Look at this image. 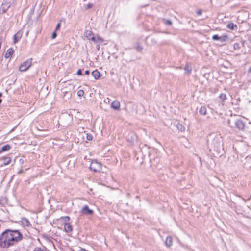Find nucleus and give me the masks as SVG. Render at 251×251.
Here are the masks:
<instances>
[{
	"mask_svg": "<svg viewBox=\"0 0 251 251\" xmlns=\"http://www.w3.org/2000/svg\"><path fill=\"white\" fill-rule=\"evenodd\" d=\"M77 95L78 96H79V97H81L82 96H83L84 94V92L83 90H79L78 91H77Z\"/></svg>",
	"mask_w": 251,
	"mask_h": 251,
	"instance_id": "nucleus-25",
	"label": "nucleus"
},
{
	"mask_svg": "<svg viewBox=\"0 0 251 251\" xmlns=\"http://www.w3.org/2000/svg\"><path fill=\"white\" fill-rule=\"evenodd\" d=\"M21 222L22 223V224L24 226H31V224H30V222L26 218H25V217L22 218Z\"/></svg>",
	"mask_w": 251,
	"mask_h": 251,
	"instance_id": "nucleus-13",
	"label": "nucleus"
},
{
	"mask_svg": "<svg viewBox=\"0 0 251 251\" xmlns=\"http://www.w3.org/2000/svg\"><path fill=\"white\" fill-rule=\"evenodd\" d=\"M11 149V146L6 144L2 147L1 149H0V154L3 151H8Z\"/></svg>",
	"mask_w": 251,
	"mask_h": 251,
	"instance_id": "nucleus-18",
	"label": "nucleus"
},
{
	"mask_svg": "<svg viewBox=\"0 0 251 251\" xmlns=\"http://www.w3.org/2000/svg\"><path fill=\"white\" fill-rule=\"evenodd\" d=\"M81 212L84 214L92 215L93 214V211L90 209L87 205H84L82 209Z\"/></svg>",
	"mask_w": 251,
	"mask_h": 251,
	"instance_id": "nucleus-6",
	"label": "nucleus"
},
{
	"mask_svg": "<svg viewBox=\"0 0 251 251\" xmlns=\"http://www.w3.org/2000/svg\"><path fill=\"white\" fill-rule=\"evenodd\" d=\"M56 31H54L52 33V35H51V38H52V39H55V38H56V36H57V34H56Z\"/></svg>",
	"mask_w": 251,
	"mask_h": 251,
	"instance_id": "nucleus-31",
	"label": "nucleus"
},
{
	"mask_svg": "<svg viewBox=\"0 0 251 251\" xmlns=\"http://www.w3.org/2000/svg\"><path fill=\"white\" fill-rule=\"evenodd\" d=\"M92 75L95 79H98L100 76V74L97 70H95L92 72Z\"/></svg>",
	"mask_w": 251,
	"mask_h": 251,
	"instance_id": "nucleus-16",
	"label": "nucleus"
},
{
	"mask_svg": "<svg viewBox=\"0 0 251 251\" xmlns=\"http://www.w3.org/2000/svg\"><path fill=\"white\" fill-rule=\"evenodd\" d=\"M90 169L95 172L99 171L100 168V164L97 162H92L89 167Z\"/></svg>",
	"mask_w": 251,
	"mask_h": 251,
	"instance_id": "nucleus-5",
	"label": "nucleus"
},
{
	"mask_svg": "<svg viewBox=\"0 0 251 251\" xmlns=\"http://www.w3.org/2000/svg\"><path fill=\"white\" fill-rule=\"evenodd\" d=\"M199 113L202 115H205L207 113V110L205 106H201L199 109Z\"/></svg>",
	"mask_w": 251,
	"mask_h": 251,
	"instance_id": "nucleus-19",
	"label": "nucleus"
},
{
	"mask_svg": "<svg viewBox=\"0 0 251 251\" xmlns=\"http://www.w3.org/2000/svg\"><path fill=\"white\" fill-rule=\"evenodd\" d=\"M60 26H61V23L60 22H59L56 26V28H55V31H57V30H58L59 29H60Z\"/></svg>",
	"mask_w": 251,
	"mask_h": 251,
	"instance_id": "nucleus-29",
	"label": "nucleus"
},
{
	"mask_svg": "<svg viewBox=\"0 0 251 251\" xmlns=\"http://www.w3.org/2000/svg\"><path fill=\"white\" fill-rule=\"evenodd\" d=\"M219 37L218 35H214L212 36V39L214 40H219Z\"/></svg>",
	"mask_w": 251,
	"mask_h": 251,
	"instance_id": "nucleus-28",
	"label": "nucleus"
},
{
	"mask_svg": "<svg viewBox=\"0 0 251 251\" xmlns=\"http://www.w3.org/2000/svg\"><path fill=\"white\" fill-rule=\"evenodd\" d=\"M64 228L66 232H70L72 231V226L71 224L68 223L65 224Z\"/></svg>",
	"mask_w": 251,
	"mask_h": 251,
	"instance_id": "nucleus-14",
	"label": "nucleus"
},
{
	"mask_svg": "<svg viewBox=\"0 0 251 251\" xmlns=\"http://www.w3.org/2000/svg\"><path fill=\"white\" fill-rule=\"evenodd\" d=\"M23 170H20V171L18 172V174H20V173H23Z\"/></svg>",
	"mask_w": 251,
	"mask_h": 251,
	"instance_id": "nucleus-38",
	"label": "nucleus"
},
{
	"mask_svg": "<svg viewBox=\"0 0 251 251\" xmlns=\"http://www.w3.org/2000/svg\"><path fill=\"white\" fill-rule=\"evenodd\" d=\"M14 53V50L12 48H9L6 51L5 54V57L6 58H10Z\"/></svg>",
	"mask_w": 251,
	"mask_h": 251,
	"instance_id": "nucleus-15",
	"label": "nucleus"
},
{
	"mask_svg": "<svg viewBox=\"0 0 251 251\" xmlns=\"http://www.w3.org/2000/svg\"><path fill=\"white\" fill-rule=\"evenodd\" d=\"M91 41L95 43H102L103 42V39L99 35L96 37H92Z\"/></svg>",
	"mask_w": 251,
	"mask_h": 251,
	"instance_id": "nucleus-8",
	"label": "nucleus"
},
{
	"mask_svg": "<svg viewBox=\"0 0 251 251\" xmlns=\"http://www.w3.org/2000/svg\"><path fill=\"white\" fill-rule=\"evenodd\" d=\"M92 6H93V4L92 3H88L86 5L85 9H89L92 8Z\"/></svg>",
	"mask_w": 251,
	"mask_h": 251,
	"instance_id": "nucleus-30",
	"label": "nucleus"
},
{
	"mask_svg": "<svg viewBox=\"0 0 251 251\" xmlns=\"http://www.w3.org/2000/svg\"><path fill=\"white\" fill-rule=\"evenodd\" d=\"M1 159L3 161V164L1 165V166L8 165L11 162V159L9 157H2Z\"/></svg>",
	"mask_w": 251,
	"mask_h": 251,
	"instance_id": "nucleus-12",
	"label": "nucleus"
},
{
	"mask_svg": "<svg viewBox=\"0 0 251 251\" xmlns=\"http://www.w3.org/2000/svg\"><path fill=\"white\" fill-rule=\"evenodd\" d=\"M227 28L229 29L234 30L235 28H237V26L236 25H234L233 23H231L227 25Z\"/></svg>",
	"mask_w": 251,
	"mask_h": 251,
	"instance_id": "nucleus-20",
	"label": "nucleus"
},
{
	"mask_svg": "<svg viewBox=\"0 0 251 251\" xmlns=\"http://www.w3.org/2000/svg\"><path fill=\"white\" fill-rule=\"evenodd\" d=\"M111 106L112 108L118 110L119 109L120 107V103L119 101L115 100L112 102Z\"/></svg>",
	"mask_w": 251,
	"mask_h": 251,
	"instance_id": "nucleus-11",
	"label": "nucleus"
},
{
	"mask_svg": "<svg viewBox=\"0 0 251 251\" xmlns=\"http://www.w3.org/2000/svg\"><path fill=\"white\" fill-rule=\"evenodd\" d=\"M163 21H164V24L166 25H171L172 24L171 21L169 19H163Z\"/></svg>",
	"mask_w": 251,
	"mask_h": 251,
	"instance_id": "nucleus-22",
	"label": "nucleus"
},
{
	"mask_svg": "<svg viewBox=\"0 0 251 251\" xmlns=\"http://www.w3.org/2000/svg\"><path fill=\"white\" fill-rule=\"evenodd\" d=\"M32 64V59H28L20 65L19 68V70L21 72H25L27 71L31 66Z\"/></svg>",
	"mask_w": 251,
	"mask_h": 251,
	"instance_id": "nucleus-3",
	"label": "nucleus"
},
{
	"mask_svg": "<svg viewBox=\"0 0 251 251\" xmlns=\"http://www.w3.org/2000/svg\"><path fill=\"white\" fill-rule=\"evenodd\" d=\"M219 40L222 42H225L228 39V36L227 35H224L219 37Z\"/></svg>",
	"mask_w": 251,
	"mask_h": 251,
	"instance_id": "nucleus-21",
	"label": "nucleus"
},
{
	"mask_svg": "<svg viewBox=\"0 0 251 251\" xmlns=\"http://www.w3.org/2000/svg\"><path fill=\"white\" fill-rule=\"evenodd\" d=\"M208 143L215 148H218L222 144V137L219 135L211 134L208 139Z\"/></svg>",
	"mask_w": 251,
	"mask_h": 251,
	"instance_id": "nucleus-2",
	"label": "nucleus"
},
{
	"mask_svg": "<svg viewBox=\"0 0 251 251\" xmlns=\"http://www.w3.org/2000/svg\"><path fill=\"white\" fill-rule=\"evenodd\" d=\"M84 34H85V37L87 38L89 40H91V38L92 37H94L93 36V32L92 31H90V30H87L85 32Z\"/></svg>",
	"mask_w": 251,
	"mask_h": 251,
	"instance_id": "nucleus-17",
	"label": "nucleus"
},
{
	"mask_svg": "<svg viewBox=\"0 0 251 251\" xmlns=\"http://www.w3.org/2000/svg\"><path fill=\"white\" fill-rule=\"evenodd\" d=\"M235 126L239 130H243L245 127V124L241 118H240L235 121Z\"/></svg>",
	"mask_w": 251,
	"mask_h": 251,
	"instance_id": "nucleus-4",
	"label": "nucleus"
},
{
	"mask_svg": "<svg viewBox=\"0 0 251 251\" xmlns=\"http://www.w3.org/2000/svg\"><path fill=\"white\" fill-rule=\"evenodd\" d=\"M84 1H86V0H83Z\"/></svg>",
	"mask_w": 251,
	"mask_h": 251,
	"instance_id": "nucleus-42",
	"label": "nucleus"
},
{
	"mask_svg": "<svg viewBox=\"0 0 251 251\" xmlns=\"http://www.w3.org/2000/svg\"><path fill=\"white\" fill-rule=\"evenodd\" d=\"M22 36V33L21 31H18L17 33H16L14 36V42L15 43L19 41Z\"/></svg>",
	"mask_w": 251,
	"mask_h": 251,
	"instance_id": "nucleus-10",
	"label": "nucleus"
},
{
	"mask_svg": "<svg viewBox=\"0 0 251 251\" xmlns=\"http://www.w3.org/2000/svg\"><path fill=\"white\" fill-rule=\"evenodd\" d=\"M28 32H27V33H26V35H28Z\"/></svg>",
	"mask_w": 251,
	"mask_h": 251,
	"instance_id": "nucleus-41",
	"label": "nucleus"
},
{
	"mask_svg": "<svg viewBox=\"0 0 251 251\" xmlns=\"http://www.w3.org/2000/svg\"><path fill=\"white\" fill-rule=\"evenodd\" d=\"M219 97L222 101H224L226 99V95L225 94H221Z\"/></svg>",
	"mask_w": 251,
	"mask_h": 251,
	"instance_id": "nucleus-24",
	"label": "nucleus"
},
{
	"mask_svg": "<svg viewBox=\"0 0 251 251\" xmlns=\"http://www.w3.org/2000/svg\"><path fill=\"white\" fill-rule=\"evenodd\" d=\"M248 72H249V73H251V66L250 67V68H249Z\"/></svg>",
	"mask_w": 251,
	"mask_h": 251,
	"instance_id": "nucleus-37",
	"label": "nucleus"
},
{
	"mask_svg": "<svg viewBox=\"0 0 251 251\" xmlns=\"http://www.w3.org/2000/svg\"><path fill=\"white\" fill-rule=\"evenodd\" d=\"M136 49L138 50V51H141L143 49L142 47H141L140 46H137L136 47Z\"/></svg>",
	"mask_w": 251,
	"mask_h": 251,
	"instance_id": "nucleus-32",
	"label": "nucleus"
},
{
	"mask_svg": "<svg viewBox=\"0 0 251 251\" xmlns=\"http://www.w3.org/2000/svg\"><path fill=\"white\" fill-rule=\"evenodd\" d=\"M82 251H87L85 249H82Z\"/></svg>",
	"mask_w": 251,
	"mask_h": 251,
	"instance_id": "nucleus-40",
	"label": "nucleus"
},
{
	"mask_svg": "<svg viewBox=\"0 0 251 251\" xmlns=\"http://www.w3.org/2000/svg\"><path fill=\"white\" fill-rule=\"evenodd\" d=\"M233 48L234 50H237L240 48V45L238 43H235L233 45Z\"/></svg>",
	"mask_w": 251,
	"mask_h": 251,
	"instance_id": "nucleus-27",
	"label": "nucleus"
},
{
	"mask_svg": "<svg viewBox=\"0 0 251 251\" xmlns=\"http://www.w3.org/2000/svg\"><path fill=\"white\" fill-rule=\"evenodd\" d=\"M10 6L9 4L2 3L0 8V13L2 14L5 13L10 7Z\"/></svg>",
	"mask_w": 251,
	"mask_h": 251,
	"instance_id": "nucleus-7",
	"label": "nucleus"
},
{
	"mask_svg": "<svg viewBox=\"0 0 251 251\" xmlns=\"http://www.w3.org/2000/svg\"><path fill=\"white\" fill-rule=\"evenodd\" d=\"M184 69L185 71H187L188 73H191L192 70L191 67L187 64L185 65Z\"/></svg>",
	"mask_w": 251,
	"mask_h": 251,
	"instance_id": "nucleus-23",
	"label": "nucleus"
},
{
	"mask_svg": "<svg viewBox=\"0 0 251 251\" xmlns=\"http://www.w3.org/2000/svg\"><path fill=\"white\" fill-rule=\"evenodd\" d=\"M23 238L18 230L6 229L0 235V247L8 248L16 245Z\"/></svg>",
	"mask_w": 251,
	"mask_h": 251,
	"instance_id": "nucleus-1",
	"label": "nucleus"
},
{
	"mask_svg": "<svg viewBox=\"0 0 251 251\" xmlns=\"http://www.w3.org/2000/svg\"><path fill=\"white\" fill-rule=\"evenodd\" d=\"M86 139L87 140L91 141L93 139V136L91 134L87 133L86 136Z\"/></svg>",
	"mask_w": 251,
	"mask_h": 251,
	"instance_id": "nucleus-26",
	"label": "nucleus"
},
{
	"mask_svg": "<svg viewBox=\"0 0 251 251\" xmlns=\"http://www.w3.org/2000/svg\"><path fill=\"white\" fill-rule=\"evenodd\" d=\"M197 14L198 15H201V10H198L197 11Z\"/></svg>",
	"mask_w": 251,
	"mask_h": 251,
	"instance_id": "nucleus-35",
	"label": "nucleus"
},
{
	"mask_svg": "<svg viewBox=\"0 0 251 251\" xmlns=\"http://www.w3.org/2000/svg\"><path fill=\"white\" fill-rule=\"evenodd\" d=\"M76 74L78 75H82V72L80 69L78 70L77 71Z\"/></svg>",
	"mask_w": 251,
	"mask_h": 251,
	"instance_id": "nucleus-33",
	"label": "nucleus"
},
{
	"mask_svg": "<svg viewBox=\"0 0 251 251\" xmlns=\"http://www.w3.org/2000/svg\"><path fill=\"white\" fill-rule=\"evenodd\" d=\"M90 74V72L89 70H86L85 71V75H89Z\"/></svg>",
	"mask_w": 251,
	"mask_h": 251,
	"instance_id": "nucleus-36",
	"label": "nucleus"
},
{
	"mask_svg": "<svg viewBox=\"0 0 251 251\" xmlns=\"http://www.w3.org/2000/svg\"><path fill=\"white\" fill-rule=\"evenodd\" d=\"M64 218L65 221H68L70 220V218L68 216L64 217Z\"/></svg>",
	"mask_w": 251,
	"mask_h": 251,
	"instance_id": "nucleus-34",
	"label": "nucleus"
},
{
	"mask_svg": "<svg viewBox=\"0 0 251 251\" xmlns=\"http://www.w3.org/2000/svg\"><path fill=\"white\" fill-rule=\"evenodd\" d=\"M165 245L167 247H170L173 244V239L171 236H168L165 240Z\"/></svg>",
	"mask_w": 251,
	"mask_h": 251,
	"instance_id": "nucleus-9",
	"label": "nucleus"
},
{
	"mask_svg": "<svg viewBox=\"0 0 251 251\" xmlns=\"http://www.w3.org/2000/svg\"><path fill=\"white\" fill-rule=\"evenodd\" d=\"M2 96V94L1 93H0V97ZM1 100L0 99V104L1 103Z\"/></svg>",
	"mask_w": 251,
	"mask_h": 251,
	"instance_id": "nucleus-39",
	"label": "nucleus"
}]
</instances>
